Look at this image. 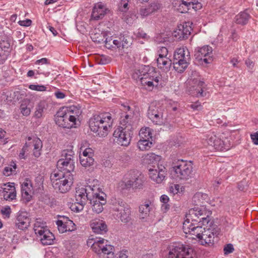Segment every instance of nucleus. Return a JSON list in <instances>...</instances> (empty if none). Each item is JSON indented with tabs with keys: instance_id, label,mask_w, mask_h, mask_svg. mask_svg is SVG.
Wrapping results in <instances>:
<instances>
[{
	"instance_id": "obj_39",
	"label": "nucleus",
	"mask_w": 258,
	"mask_h": 258,
	"mask_svg": "<svg viewBox=\"0 0 258 258\" xmlns=\"http://www.w3.org/2000/svg\"><path fill=\"white\" fill-rule=\"evenodd\" d=\"M121 42L119 40L113 39L112 37H107L105 41V45L106 48H113V45L116 46L117 48L120 47Z\"/></svg>"
},
{
	"instance_id": "obj_35",
	"label": "nucleus",
	"mask_w": 258,
	"mask_h": 258,
	"mask_svg": "<svg viewBox=\"0 0 258 258\" xmlns=\"http://www.w3.org/2000/svg\"><path fill=\"white\" fill-rule=\"evenodd\" d=\"M46 103L44 101H41L36 106L34 116L37 118L41 117L44 113V109H46Z\"/></svg>"
},
{
	"instance_id": "obj_27",
	"label": "nucleus",
	"mask_w": 258,
	"mask_h": 258,
	"mask_svg": "<svg viewBox=\"0 0 258 258\" xmlns=\"http://www.w3.org/2000/svg\"><path fill=\"white\" fill-rule=\"evenodd\" d=\"M112 209L114 211L119 212L127 206V205L121 199L112 198L111 199Z\"/></svg>"
},
{
	"instance_id": "obj_26",
	"label": "nucleus",
	"mask_w": 258,
	"mask_h": 258,
	"mask_svg": "<svg viewBox=\"0 0 258 258\" xmlns=\"http://www.w3.org/2000/svg\"><path fill=\"white\" fill-rule=\"evenodd\" d=\"M91 227L94 232L98 234H103L107 231V225L103 221H94Z\"/></svg>"
},
{
	"instance_id": "obj_58",
	"label": "nucleus",
	"mask_w": 258,
	"mask_h": 258,
	"mask_svg": "<svg viewBox=\"0 0 258 258\" xmlns=\"http://www.w3.org/2000/svg\"><path fill=\"white\" fill-rule=\"evenodd\" d=\"M159 57H168V49L165 47H161L158 51Z\"/></svg>"
},
{
	"instance_id": "obj_45",
	"label": "nucleus",
	"mask_w": 258,
	"mask_h": 258,
	"mask_svg": "<svg viewBox=\"0 0 258 258\" xmlns=\"http://www.w3.org/2000/svg\"><path fill=\"white\" fill-rule=\"evenodd\" d=\"M62 220H58L56 222V224L57 226V228L59 232L64 233L67 231V226L66 223L64 222V216L62 217Z\"/></svg>"
},
{
	"instance_id": "obj_42",
	"label": "nucleus",
	"mask_w": 258,
	"mask_h": 258,
	"mask_svg": "<svg viewBox=\"0 0 258 258\" xmlns=\"http://www.w3.org/2000/svg\"><path fill=\"white\" fill-rule=\"evenodd\" d=\"M93 156L80 157L81 164L84 167H88L93 165L94 163Z\"/></svg>"
},
{
	"instance_id": "obj_17",
	"label": "nucleus",
	"mask_w": 258,
	"mask_h": 258,
	"mask_svg": "<svg viewBox=\"0 0 258 258\" xmlns=\"http://www.w3.org/2000/svg\"><path fill=\"white\" fill-rule=\"evenodd\" d=\"M207 144L217 151H223L225 149L223 142L214 133L209 134L206 138Z\"/></svg>"
},
{
	"instance_id": "obj_50",
	"label": "nucleus",
	"mask_w": 258,
	"mask_h": 258,
	"mask_svg": "<svg viewBox=\"0 0 258 258\" xmlns=\"http://www.w3.org/2000/svg\"><path fill=\"white\" fill-rule=\"evenodd\" d=\"M151 14L157 12L161 7V5L157 1L152 2L148 6Z\"/></svg>"
},
{
	"instance_id": "obj_48",
	"label": "nucleus",
	"mask_w": 258,
	"mask_h": 258,
	"mask_svg": "<svg viewBox=\"0 0 258 258\" xmlns=\"http://www.w3.org/2000/svg\"><path fill=\"white\" fill-rule=\"evenodd\" d=\"M211 213L210 211H206V215H204L202 216L199 220H198L199 223H202V224L203 225H207L210 223L211 218L210 215Z\"/></svg>"
},
{
	"instance_id": "obj_29",
	"label": "nucleus",
	"mask_w": 258,
	"mask_h": 258,
	"mask_svg": "<svg viewBox=\"0 0 258 258\" xmlns=\"http://www.w3.org/2000/svg\"><path fill=\"white\" fill-rule=\"evenodd\" d=\"M90 204L92 205V209L94 212L99 214L103 210V205L106 204V202L103 200L102 202L99 201L98 200H95L94 198L90 199Z\"/></svg>"
},
{
	"instance_id": "obj_21",
	"label": "nucleus",
	"mask_w": 258,
	"mask_h": 258,
	"mask_svg": "<svg viewBox=\"0 0 258 258\" xmlns=\"http://www.w3.org/2000/svg\"><path fill=\"white\" fill-rule=\"evenodd\" d=\"M21 192L23 198L29 201L33 194V187L30 180L26 179L21 185Z\"/></svg>"
},
{
	"instance_id": "obj_57",
	"label": "nucleus",
	"mask_w": 258,
	"mask_h": 258,
	"mask_svg": "<svg viewBox=\"0 0 258 258\" xmlns=\"http://www.w3.org/2000/svg\"><path fill=\"white\" fill-rule=\"evenodd\" d=\"M29 89L32 90L44 91L46 90V87L43 85H30L29 87Z\"/></svg>"
},
{
	"instance_id": "obj_34",
	"label": "nucleus",
	"mask_w": 258,
	"mask_h": 258,
	"mask_svg": "<svg viewBox=\"0 0 258 258\" xmlns=\"http://www.w3.org/2000/svg\"><path fill=\"white\" fill-rule=\"evenodd\" d=\"M208 200V195L201 192L195 194L192 198L193 202L197 205H201L202 204L204 203V201H206Z\"/></svg>"
},
{
	"instance_id": "obj_41",
	"label": "nucleus",
	"mask_w": 258,
	"mask_h": 258,
	"mask_svg": "<svg viewBox=\"0 0 258 258\" xmlns=\"http://www.w3.org/2000/svg\"><path fill=\"white\" fill-rule=\"evenodd\" d=\"M195 227H196V226L192 223H190V219L188 218H187L183 223V230L186 234H190L194 230L192 228Z\"/></svg>"
},
{
	"instance_id": "obj_47",
	"label": "nucleus",
	"mask_w": 258,
	"mask_h": 258,
	"mask_svg": "<svg viewBox=\"0 0 258 258\" xmlns=\"http://www.w3.org/2000/svg\"><path fill=\"white\" fill-rule=\"evenodd\" d=\"M85 204L76 201L75 203H72L70 206V209L72 211L79 212L83 210Z\"/></svg>"
},
{
	"instance_id": "obj_23",
	"label": "nucleus",
	"mask_w": 258,
	"mask_h": 258,
	"mask_svg": "<svg viewBox=\"0 0 258 258\" xmlns=\"http://www.w3.org/2000/svg\"><path fill=\"white\" fill-rule=\"evenodd\" d=\"M190 30L191 28L186 25H180L178 26V29L174 32V36L180 40L186 39L190 34Z\"/></svg>"
},
{
	"instance_id": "obj_55",
	"label": "nucleus",
	"mask_w": 258,
	"mask_h": 258,
	"mask_svg": "<svg viewBox=\"0 0 258 258\" xmlns=\"http://www.w3.org/2000/svg\"><path fill=\"white\" fill-rule=\"evenodd\" d=\"M130 38L127 36L125 37L123 36L120 37L119 41L121 42L120 47H122V48L128 47V46H129L130 44L131 43L128 40Z\"/></svg>"
},
{
	"instance_id": "obj_31",
	"label": "nucleus",
	"mask_w": 258,
	"mask_h": 258,
	"mask_svg": "<svg viewBox=\"0 0 258 258\" xmlns=\"http://www.w3.org/2000/svg\"><path fill=\"white\" fill-rule=\"evenodd\" d=\"M30 100L28 99H24L20 105V112L25 116H28L30 115L31 110L29 107Z\"/></svg>"
},
{
	"instance_id": "obj_3",
	"label": "nucleus",
	"mask_w": 258,
	"mask_h": 258,
	"mask_svg": "<svg viewBox=\"0 0 258 258\" xmlns=\"http://www.w3.org/2000/svg\"><path fill=\"white\" fill-rule=\"evenodd\" d=\"M190 61L188 50L186 47L178 48L174 54L173 68L178 73H182L188 66Z\"/></svg>"
},
{
	"instance_id": "obj_51",
	"label": "nucleus",
	"mask_w": 258,
	"mask_h": 258,
	"mask_svg": "<svg viewBox=\"0 0 258 258\" xmlns=\"http://www.w3.org/2000/svg\"><path fill=\"white\" fill-rule=\"evenodd\" d=\"M194 230L191 233V235H195L199 239H200L201 235H202V233L203 232L204 227H202L201 226H197L195 227H193Z\"/></svg>"
},
{
	"instance_id": "obj_14",
	"label": "nucleus",
	"mask_w": 258,
	"mask_h": 258,
	"mask_svg": "<svg viewBox=\"0 0 258 258\" xmlns=\"http://www.w3.org/2000/svg\"><path fill=\"white\" fill-rule=\"evenodd\" d=\"M93 189L89 185L79 186L76 188L75 199L76 201L83 204H86L88 200L91 198V193Z\"/></svg>"
},
{
	"instance_id": "obj_36",
	"label": "nucleus",
	"mask_w": 258,
	"mask_h": 258,
	"mask_svg": "<svg viewBox=\"0 0 258 258\" xmlns=\"http://www.w3.org/2000/svg\"><path fill=\"white\" fill-rule=\"evenodd\" d=\"M161 157L153 153L148 154L145 157V160L147 163L149 165L156 164L158 165V162L160 160Z\"/></svg>"
},
{
	"instance_id": "obj_11",
	"label": "nucleus",
	"mask_w": 258,
	"mask_h": 258,
	"mask_svg": "<svg viewBox=\"0 0 258 258\" xmlns=\"http://www.w3.org/2000/svg\"><path fill=\"white\" fill-rule=\"evenodd\" d=\"M128 180L124 182L125 189H141L142 188L144 182V177L136 171H131L128 174Z\"/></svg>"
},
{
	"instance_id": "obj_22",
	"label": "nucleus",
	"mask_w": 258,
	"mask_h": 258,
	"mask_svg": "<svg viewBox=\"0 0 258 258\" xmlns=\"http://www.w3.org/2000/svg\"><path fill=\"white\" fill-rule=\"evenodd\" d=\"M206 215V210L205 209H202L198 207H195L190 209L188 213L186 215V217L192 221H198L200 218Z\"/></svg>"
},
{
	"instance_id": "obj_7",
	"label": "nucleus",
	"mask_w": 258,
	"mask_h": 258,
	"mask_svg": "<svg viewBox=\"0 0 258 258\" xmlns=\"http://www.w3.org/2000/svg\"><path fill=\"white\" fill-rule=\"evenodd\" d=\"M62 158L57 162V167L59 171L65 173H72L75 169V156L73 151L64 150L61 154Z\"/></svg>"
},
{
	"instance_id": "obj_62",
	"label": "nucleus",
	"mask_w": 258,
	"mask_h": 258,
	"mask_svg": "<svg viewBox=\"0 0 258 258\" xmlns=\"http://www.w3.org/2000/svg\"><path fill=\"white\" fill-rule=\"evenodd\" d=\"M105 197H106V195L104 193L102 192L101 194H95L94 196H93V198L95 199V200L97 199V200H98L99 201H100V202H102L103 200L104 202H106Z\"/></svg>"
},
{
	"instance_id": "obj_20",
	"label": "nucleus",
	"mask_w": 258,
	"mask_h": 258,
	"mask_svg": "<svg viewBox=\"0 0 258 258\" xmlns=\"http://www.w3.org/2000/svg\"><path fill=\"white\" fill-rule=\"evenodd\" d=\"M178 7V10L182 13H186L191 9H194L196 11L201 9L202 7V4L200 3H199L197 0L189 2H183L181 6Z\"/></svg>"
},
{
	"instance_id": "obj_30",
	"label": "nucleus",
	"mask_w": 258,
	"mask_h": 258,
	"mask_svg": "<svg viewBox=\"0 0 258 258\" xmlns=\"http://www.w3.org/2000/svg\"><path fill=\"white\" fill-rule=\"evenodd\" d=\"M153 205L151 202H145L141 205L139 207L140 216L142 219H144L149 216L151 210L152 209Z\"/></svg>"
},
{
	"instance_id": "obj_40",
	"label": "nucleus",
	"mask_w": 258,
	"mask_h": 258,
	"mask_svg": "<svg viewBox=\"0 0 258 258\" xmlns=\"http://www.w3.org/2000/svg\"><path fill=\"white\" fill-rule=\"evenodd\" d=\"M140 140H151L152 133L149 127L142 128L139 132Z\"/></svg>"
},
{
	"instance_id": "obj_53",
	"label": "nucleus",
	"mask_w": 258,
	"mask_h": 258,
	"mask_svg": "<svg viewBox=\"0 0 258 258\" xmlns=\"http://www.w3.org/2000/svg\"><path fill=\"white\" fill-rule=\"evenodd\" d=\"M113 248V246L110 244H108V241L106 240V243L104 246L102 247L101 253H103L105 254H109L110 253L112 252Z\"/></svg>"
},
{
	"instance_id": "obj_46",
	"label": "nucleus",
	"mask_w": 258,
	"mask_h": 258,
	"mask_svg": "<svg viewBox=\"0 0 258 258\" xmlns=\"http://www.w3.org/2000/svg\"><path fill=\"white\" fill-rule=\"evenodd\" d=\"M154 118L149 116L150 119L156 124H161L163 123V112H160L158 114H155L153 115Z\"/></svg>"
},
{
	"instance_id": "obj_37",
	"label": "nucleus",
	"mask_w": 258,
	"mask_h": 258,
	"mask_svg": "<svg viewBox=\"0 0 258 258\" xmlns=\"http://www.w3.org/2000/svg\"><path fill=\"white\" fill-rule=\"evenodd\" d=\"M249 18V15L246 12H243L236 15L235 17V21L236 23L245 25Z\"/></svg>"
},
{
	"instance_id": "obj_49",
	"label": "nucleus",
	"mask_w": 258,
	"mask_h": 258,
	"mask_svg": "<svg viewBox=\"0 0 258 258\" xmlns=\"http://www.w3.org/2000/svg\"><path fill=\"white\" fill-rule=\"evenodd\" d=\"M143 67H144V66H142L139 69H135L134 70L132 74V77L134 79L136 80L139 79L141 81V78L143 77V74H144L145 72Z\"/></svg>"
},
{
	"instance_id": "obj_16",
	"label": "nucleus",
	"mask_w": 258,
	"mask_h": 258,
	"mask_svg": "<svg viewBox=\"0 0 258 258\" xmlns=\"http://www.w3.org/2000/svg\"><path fill=\"white\" fill-rule=\"evenodd\" d=\"M202 234L199 240L201 244L202 245L209 244L213 242L215 236L217 235V231L214 229L208 228V226H207L206 228L204 227V231Z\"/></svg>"
},
{
	"instance_id": "obj_9",
	"label": "nucleus",
	"mask_w": 258,
	"mask_h": 258,
	"mask_svg": "<svg viewBox=\"0 0 258 258\" xmlns=\"http://www.w3.org/2000/svg\"><path fill=\"white\" fill-rule=\"evenodd\" d=\"M168 258H192L191 248H187L181 243H174L168 247Z\"/></svg>"
},
{
	"instance_id": "obj_2",
	"label": "nucleus",
	"mask_w": 258,
	"mask_h": 258,
	"mask_svg": "<svg viewBox=\"0 0 258 258\" xmlns=\"http://www.w3.org/2000/svg\"><path fill=\"white\" fill-rule=\"evenodd\" d=\"M50 178L53 187L61 193L69 191L74 181L72 173H65L63 171H54Z\"/></svg>"
},
{
	"instance_id": "obj_18",
	"label": "nucleus",
	"mask_w": 258,
	"mask_h": 258,
	"mask_svg": "<svg viewBox=\"0 0 258 258\" xmlns=\"http://www.w3.org/2000/svg\"><path fill=\"white\" fill-rule=\"evenodd\" d=\"M12 48L8 40H2L0 41V62L3 63L10 55Z\"/></svg>"
},
{
	"instance_id": "obj_63",
	"label": "nucleus",
	"mask_w": 258,
	"mask_h": 258,
	"mask_svg": "<svg viewBox=\"0 0 258 258\" xmlns=\"http://www.w3.org/2000/svg\"><path fill=\"white\" fill-rule=\"evenodd\" d=\"M30 143H26L25 146L23 147L22 151L19 154V157L21 159H25V153L26 151L27 148L28 146H30Z\"/></svg>"
},
{
	"instance_id": "obj_28",
	"label": "nucleus",
	"mask_w": 258,
	"mask_h": 258,
	"mask_svg": "<svg viewBox=\"0 0 258 258\" xmlns=\"http://www.w3.org/2000/svg\"><path fill=\"white\" fill-rule=\"evenodd\" d=\"M157 63L159 68L166 71L169 70L172 64L171 60L169 58V57H158Z\"/></svg>"
},
{
	"instance_id": "obj_19",
	"label": "nucleus",
	"mask_w": 258,
	"mask_h": 258,
	"mask_svg": "<svg viewBox=\"0 0 258 258\" xmlns=\"http://www.w3.org/2000/svg\"><path fill=\"white\" fill-rule=\"evenodd\" d=\"M107 8L101 2L96 4L93 9L91 14L92 19L98 20L103 18L106 14Z\"/></svg>"
},
{
	"instance_id": "obj_64",
	"label": "nucleus",
	"mask_w": 258,
	"mask_h": 258,
	"mask_svg": "<svg viewBox=\"0 0 258 258\" xmlns=\"http://www.w3.org/2000/svg\"><path fill=\"white\" fill-rule=\"evenodd\" d=\"M19 24L22 26H29L31 25L32 21L30 19H26L25 20L19 21Z\"/></svg>"
},
{
	"instance_id": "obj_54",
	"label": "nucleus",
	"mask_w": 258,
	"mask_h": 258,
	"mask_svg": "<svg viewBox=\"0 0 258 258\" xmlns=\"http://www.w3.org/2000/svg\"><path fill=\"white\" fill-rule=\"evenodd\" d=\"M1 213L4 218L8 219L10 217V214L12 212L10 206H7L3 207L1 210Z\"/></svg>"
},
{
	"instance_id": "obj_59",
	"label": "nucleus",
	"mask_w": 258,
	"mask_h": 258,
	"mask_svg": "<svg viewBox=\"0 0 258 258\" xmlns=\"http://www.w3.org/2000/svg\"><path fill=\"white\" fill-rule=\"evenodd\" d=\"M99 244V243H98V242H97V240H96L94 242L91 247L93 250L97 254L101 253V247L100 246Z\"/></svg>"
},
{
	"instance_id": "obj_10",
	"label": "nucleus",
	"mask_w": 258,
	"mask_h": 258,
	"mask_svg": "<svg viewBox=\"0 0 258 258\" xmlns=\"http://www.w3.org/2000/svg\"><path fill=\"white\" fill-rule=\"evenodd\" d=\"M132 128L133 127L128 128L127 126L118 127L113 133L114 141L118 145L127 146L131 142Z\"/></svg>"
},
{
	"instance_id": "obj_13",
	"label": "nucleus",
	"mask_w": 258,
	"mask_h": 258,
	"mask_svg": "<svg viewBox=\"0 0 258 258\" xmlns=\"http://www.w3.org/2000/svg\"><path fill=\"white\" fill-rule=\"evenodd\" d=\"M150 178L157 183H161L165 178L167 175L165 167L159 165H152V168L149 169Z\"/></svg>"
},
{
	"instance_id": "obj_33",
	"label": "nucleus",
	"mask_w": 258,
	"mask_h": 258,
	"mask_svg": "<svg viewBox=\"0 0 258 258\" xmlns=\"http://www.w3.org/2000/svg\"><path fill=\"white\" fill-rule=\"evenodd\" d=\"M119 213L121 222L126 223L131 220V211L128 205L122 210V211H120Z\"/></svg>"
},
{
	"instance_id": "obj_4",
	"label": "nucleus",
	"mask_w": 258,
	"mask_h": 258,
	"mask_svg": "<svg viewBox=\"0 0 258 258\" xmlns=\"http://www.w3.org/2000/svg\"><path fill=\"white\" fill-rule=\"evenodd\" d=\"M77 116L78 115L74 114L73 110L62 108L57 112L55 121L59 126L71 128L75 126Z\"/></svg>"
},
{
	"instance_id": "obj_43",
	"label": "nucleus",
	"mask_w": 258,
	"mask_h": 258,
	"mask_svg": "<svg viewBox=\"0 0 258 258\" xmlns=\"http://www.w3.org/2000/svg\"><path fill=\"white\" fill-rule=\"evenodd\" d=\"M160 112H163V109L161 107L151 104L149 107L148 115V116L154 118V117H153V115L155 114H158Z\"/></svg>"
},
{
	"instance_id": "obj_60",
	"label": "nucleus",
	"mask_w": 258,
	"mask_h": 258,
	"mask_svg": "<svg viewBox=\"0 0 258 258\" xmlns=\"http://www.w3.org/2000/svg\"><path fill=\"white\" fill-rule=\"evenodd\" d=\"M88 156H93V150L90 148H86L82 153L80 155V157H88Z\"/></svg>"
},
{
	"instance_id": "obj_44",
	"label": "nucleus",
	"mask_w": 258,
	"mask_h": 258,
	"mask_svg": "<svg viewBox=\"0 0 258 258\" xmlns=\"http://www.w3.org/2000/svg\"><path fill=\"white\" fill-rule=\"evenodd\" d=\"M16 192L15 188H12L10 191H7V192H4L3 197L4 199L6 201H11L16 198Z\"/></svg>"
},
{
	"instance_id": "obj_12",
	"label": "nucleus",
	"mask_w": 258,
	"mask_h": 258,
	"mask_svg": "<svg viewBox=\"0 0 258 258\" xmlns=\"http://www.w3.org/2000/svg\"><path fill=\"white\" fill-rule=\"evenodd\" d=\"M212 48L209 45L197 47L195 50V57L198 61L203 60L205 63H210L212 57Z\"/></svg>"
},
{
	"instance_id": "obj_5",
	"label": "nucleus",
	"mask_w": 258,
	"mask_h": 258,
	"mask_svg": "<svg viewBox=\"0 0 258 258\" xmlns=\"http://www.w3.org/2000/svg\"><path fill=\"white\" fill-rule=\"evenodd\" d=\"M172 171L177 179L187 180L193 175V167L190 161H178L172 167Z\"/></svg>"
},
{
	"instance_id": "obj_8",
	"label": "nucleus",
	"mask_w": 258,
	"mask_h": 258,
	"mask_svg": "<svg viewBox=\"0 0 258 258\" xmlns=\"http://www.w3.org/2000/svg\"><path fill=\"white\" fill-rule=\"evenodd\" d=\"M143 69L145 72L143 74V77L141 78L142 84L144 86L147 85L149 87L157 86L161 78L159 74L155 71V69L148 66H144Z\"/></svg>"
},
{
	"instance_id": "obj_32",
	"label": "nucleus",
	"mask_w": 258,
	"mask_h": 258,
	"mask_svg": "<svg viewBox=\"0 0 258 258\" xmlns=\"http://www.w3.org/2000/svg\"><path fill=\"white\" fill-rule=\"evenodd\" d=\"M135 121L136 118L134 114L131 112H130L125 114L124 117L121 119L120 122L121 124L124 126V127L127 126L128 128H131L132 127V125Z\"/></svg>"
},
{
	"instance_id": "obj_6",
	"label": "nucleus",
	"mask_w": 258,
	"mask_h": 258,
	"mask_svg": "<svg viewBox=\"0 0 258 258\" xmlns=\"http://www.w3.org/2000/svg\"><path fill=\"white\" fill-rule=\"evenodd\" d=\"M34 230L37 236L44 245L53 244L55 237L47 227L46 223L36 221L34 225Z\"/></svg>"
},
{
	"instance_id": "obj_38",
	"label": "nucleus",
	"mask_w": 258,
	"mask_h": 258,
	"mask_svg": "<svg viewBox=\"0 0 258 258\" xmlns=\"http://www.w3.org/2000/svg\"><path fill=\"white\" fill-rule=\"evenodd\" d=\"M152 144V139L140 140L138 142V148L141 151L149 150L151 147Z\"/></svg>"
},
{
	"instance_id": "obj_25",
	"label": "nucleus",
	"mask_w": 258,
	"mask_h": 258,
	"mask_svg": "<svg viewBox=\"0 0 258 258\" xmlns=\"http://www.w3.org/2000/svg\"><path fill=\"white\" fill-rule=\"evenodd\" d=\"M32 140V144L34 147L33 155L36 157H39L41 154V150L42 148V142L40 139L37 137L28 138V141Z\"/></svg>"
},
{
	"instance_id": "obj_56",
	"label": "nucleus",
	"mask_w": 258,
	"mask_h": 258,
	"mask_svg": "<svg viewBox=\"0 0 258 258\" xmlns=\"http://www.w3.org/2000/svg\"><path fill=\"white\" fill-rule=\"evenodd\" d=\"M234 249L232 244L229 243L226 244L224 247V254L227 255L229 253L233 252Z\"/></svg>"
},
{
	"instance_id": "obj_1",
	"label": "nucleus",
	"mask_w": 258,
	"mask_h": 258,
	"mask_svg": "<svg viewBox=\"0 0 258 258\" xmlns=\"http://www.w3.org/2000/svg\"><path fill=\"white\" fill-rule=\"evenodd\" d=\"M112 123V116L109 112L95 115L89 120V127L91 130L100 137L107 135L109 128Z\"/></svg>"
},
{
	"instance_id": "obj_52",
	"label": "nucleus",
	"mask_w": 258,
	"mask_h": 258,
	"mask_svg": "<svg viewBox=\"0 0 258 258\" xmlns=\"http://www.w3.org/2000/svg\"><path fill=\"white\" fill-rule=\"evenodd\" d=\"M64 222L66 223L67 226V231H73L76 229V225L73 221L66 216H64Z\"/></svg>"
},
{
	"instance_id": "obj_61",
	"label": "nucleus",
	"mask_w": 258,
	"mask_h": 258,
	"mask_svg": "<svg viewBox=\"0 0 258 258\" xmlns=\"http://www.w3.org/2000/svg\"><path fill=\"white\" fill-rule=\"evenodd\" d=\"M140 14L143 17H146L152 14L149 7L145 8H141L140 10Z\"/></svg>"
},
{
	"instance_id": "obj_15",
	"label": "nucleus",
	"mask_w": 258,
	"mask_h": 258,
	"mask_svg": "<svg viewBox=\"0 0 258 258\" xmlns=\"http://www.w3.org/2000/svg\"><path fill=\"white\" fill-rule=\"evenodd\" d=\"M30 223L29 214L25 211H19L15 221L16 226L19 229L24 230L28 228Z\"/></svg>"
},
{
	"instance_id": "obj_24",
	"label": "nucleus",
	"mask_w": 258,
	"mask_h": 258,
	"mask_svg": "<svg viewBox=\"0 0 258 258\" xmlns=\"http://www.w3.org/2000/svg\"><path fill=\"white\" fill-rule=\"evenodd\" d=\"M189 83L192 85L193 90L196 91L197 95L198 97L204 96L203 94V88H204L205 83L198 79H190Z\"/></svg>"
}]
</instances>
